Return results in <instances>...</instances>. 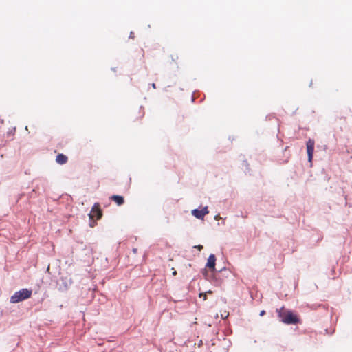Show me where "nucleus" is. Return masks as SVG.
<instances>
[{
    "instance_id": "obj_22",
    "label": "nucleus",
    "mask_w": 352,
    "mask_h": 352,
    "mask_svg": "<svg viewBox=\"0 0 352 352\" xmlns=\"http://www.w3.org/2000/svg\"><path fill=\"white\" fill-rule=\"evenodd\" d=\"M176 274H177V272H176V271H174V272H173V275H176Z\"/></svg>"
},
{
    "instance_id": "obj_13",
    "label": "nucleus",
    "mask_w": 352,
    "mask_h": 352,
    "mask_svg": "<svg viewBox=\"0 0 352 352\" xmlns=\"http://www.w3.org/2000/svg\"><path fill=\"white\" fill-rule=\"evenodd\" d=\"M199 92V90H195V91H193L192 93V95H191V100L192 102H195V97H196V94L197 93Z\"/></svg>"
},
{
    "instance_id": "obj_18",
    "label": "nucleus",
    "mask_w": 352,
    "mask_h": 352,
    "mask_svg": "<svg viewBox=\"0 0 352 352\" xmlns=\"http://www.w3.org/2000/svg\"><path fill=\"white\" fill-rule=\"evenodd\" d=\"M195 248H197L199 250H201L204 248L203 245H196V246H195Z\"/></svg>"
},
{
    "instance_id": "obj_16",
    "label": "nucleus",
    "mask_w": 352,
    "mask_h": 352,
    "mask_svg": "<svg viewBox=\"0 0 352 352\" xmlns=\"http://www.w3.org/2000/svg\"><path fill=\"white\" fill-rule=\"evenodd\" d=\"M230 273V271L227 270V272H223L222 274V277L225 278V277H227Z\"/></svg>"
},
{
    "instance_id": "obj_1",
    "label": "nucleus",
    "mask_w": 352,
    "mask_h": 352,
    "mask_svg": "<svg viewBox=\"0 0 352 352\" xmlns=\"http://www.w3.org/2000/svg\"><path fill=\"white\" fill-rule=\"evenodd\" d=\"M276 312L279 320L286 324H298L301 323V320L293 311L285 309L283 307L277 309Z\"/></svg>"
},
{
    "instance_id": "obj_23",
    "label": "nucleus",
    "mask_w": 352,
    "mask_h": 352,
    "mask_svg": "<svg viewBox=\"0 0 352 352\" xmlns=\"http://www.w3.org/2000/svg\"><path fill=\"white\" fill-rule=\"evenodd\" d=\"M153 88H155V85L154 83L152 84Z\"/></svg>"
},
{
    "instance_id": "obj_15",
    "label": "nucleus",
    "mask_w": 352,
    "mask_h": 352,
    "mask_svg": "<svg viewBox=\"0 0 352 352\" xmlns=\"http://www.w3.org/2000/svg\"><path fill=\"white\" fill-rule=\"evenodd\" d=\"M230 273V271L227 270V272H223L222 274V277L225 278V277H227Z\"/></svg>"
},
{
    "instance_id": "obj_19",
    "label": "nucleus",
    "mask_w": 352,
    "mask_h": 352,
    "mask_svg": "<svg viewBox=\"0 0 352 352\" xmlns=\"http://www.w3.org/2000/svg\"><path fill=\"white\" fill-rule=\"evenodd\" d=\"M265 314V310H262V311H261V312L259 314V316H263Z\"/></svg>"
},
{
    "instance_id": "obj_5",
    "label": "nucleus",
    "mask_w": 352,
    "mask_h": 352,
    "mask_svg": "<svg viewBox=\"0 0 352 352\" xmlns=\"http://www.w3.org/2000/svg\"><path fill=\"white\" fill-rule=\"evenodd\" d=\"M102 216V212L100 208V206L98 203H95L92 207V209L89 214V219L91 220L94 218L96 220L100 219Z\"/></svg>"
},
{
    "instance_id": "obj_21",
    "label": "nucleus",
    "mask_w": 352,
    "mask_h": 352,
    "mask_svg": "<svg viewBox=\"0 0 352 352\" xmlns=\"http://www.w3.org/2000/svg\"><path fill=\"white\" fill-rule=\"evenodd\" d=\"M133 251L135 253L137 252V249L136 248H133Z\"/></svg>"
},
{
    "instance_id": "obj_17",
    "label": "nucleus",
    "mask_w": 352,
    "mask_h": 352,
    "mask_svg": "<svg viewBox=\"0 0 352 352\" xmlns=\"http://www.w3.org/2000/svg\"><path fill=\"white\" fill-rule=\"evenodd\" d=\"M204 298V300H206V293H200L199 294V297H202Z\"/></svg>"
},
{
    "instance_id": "obj_7",
    "label": "nucleus",
    "mask_w": 352,
    "mask_h": 352,
    "mask_svg": "<svg viewBox=\"0 0 352 352\" xmlns=\"http://www.w3.org/2000/svg\"><path fill=\"white\" fill-rule=\"evenodd\" d=\"M208 212L209 211L207 206L201 210L196 208L192 210V214L198 219H204L205 215L208 214Z\"/></svg>"
},
{
    "instance_id": "obj_8",
    "label": "nucleus",
    "mask_w": 352,
    "mask_h": 352,
    "mask_svg": "<svg viewBox=\"0 0 352 352\" xmlns=\"http://www.w3.org/2000/svg\"><path fill=\"white\" fill-rule=\"evenodd\" d=\"M216 260L217 258L214 254H211L209 255L207 260V263L206 264V267L208 268L210 272H214L217 270V269L215 268Z\"/></svg>"
},
{
    "instance_id": "obj_10",
    "label": "nucleus",
    "mask_w": 352,
    "mask_h": 352,
    "mask_svg": "<svg viewBox=\"0 0 352 352\" xmlns=\"http://www.w3.org/2000/svg\"><path fill=\"white\" fill-rule=\"evenodd\" d=\"M68 157L63 153L56 155V162L59 164H65L67 162Z\"/></svg>"
},
{
    "instance_id": "obj_20",
    "label": "nucleus",
    "mask_w": 352,
    "mask_h": 352,
    "mask_svg": "<svg viewBox=\"0 0 352 352\" xmlns=\"http://www.w3.org/2000/svg\"><path fill=\"white\" fill-rule=\"evenodd\" d=\"M15 131H16V128H14L13 131H11L8 133V135H9L13 134L15 132Z\"/></svg>"
},
{
    "instance_id": "obj_24",
    "label": "nucleus",
    "mask_w": 352,
    "mask_h": 352,
    "mask_svg": "<svg viewBox=\"0 0 352 352\" xmlns=\"http://www.w3.org/2000/svg\"><path fill=\"white\" fill-rule=\"evenodd\" d=\"M207 293H210V294H211V293H212V292H211L210 290H209L208 292H207Z\"/></svg>"
},
{
    "instance_id": "obj_9",
    "label": "nucleus",
    "mask_w": 352,
    "mask_h": 352,
    "mask_svg": "<svg viewBox=\"0 0 352 352\" xmlns=\"http://www.w3.org/2000/svg\"><path fill=\"white\" fill-rule=\"evenodd\" d=\"M110 199L116 203L118 206H122L124 204V198L121 195H113L110 197Z\"/></svg>"
},
{
    "instance_id": "obj_6",
    "label": "nucleus",
    "mask_w": 352,
    "mask_h": 352,
    "mask_svg": "<svg viewBox=\"0 0 352 352\" xmlns=\"http://www.w3.org/2000/svg\"><path fill=\"white\" fill-rule=\"evenodd\" d=\"M314 144H315L314 140L312 139H310V138L306 142L308 161L309 162H311L312 160H313Z\"/></svg>"
},
{
    "instance_id": "obj_2",
    "label": "nucleus",
    "mask_w": 352,
    "mask_h": 352,
    "mask_svg": "<svg viewBox=\"0 0 352 352\" xmlns=\"http://www.w3.org/2000/svg\"><path fill=\"white\" fill-rule=\"evenodd\" d=\"M223 272H227V269L226 267H223L219 270H216L212 272H209L206 269H204L202 271V274L205 279L210 282L212 284L215 286H221L224 281V278L222 277Z\"/></svg>"
},
{
    "instance_id": "obj_14",
    "label": "nucleus",
    "mask_w": 352,
    "mask_h": 352,
    "mask_svg": "<svg viewBox=\"0 0 352 352\" xmlns=\"http://www.w3.org/2000/svg\"><path fill=\"white\" fill-rule=\"evenodd\" d=\"M96 225V223L94 220V219H91V220L89 219V226H90V227L94 228Z\"/></svg>"
},
{
    "instance_id": "obj_4",
    "label": "nucleus",
    "mask_w": 352,
    "mask_h": 352,
    "mask_svg": "<svg viewBox=\"0 0 352 352\" xmlns=\"http://www.w3.org/2000/svg\"><path fill=\"white\" fill-rule=\"evenodd\" d=\"M72 283V278L69 276H60L56 280V287L60 292H66L68 290Z\"/></svg>"
},
{
    "instance_id": "obj_11",
    "label": "nucleus",
    "mask_w": 352,
    "mask_h": 352,
    "mask_svg": "<svg viewBox=\"0 0 352 352\" xmlns=\"http://www.w3.org/2000/svg\"><path fill=\"white\" fill-rule=\"evenodd\" d=\"M242 165L245 167L246 170L250 171V164L246 160L243 161Z\"/></svg>"
},
{
    "instance_id": "obj_3",
    "label": "nucleus",
    "mask_w": 352,
    "mask_h": 352,
    "mask_svg": "<svg viewBox=\"0 0 352 352\" xmlns=\"http://www.w3.org/2000/svg\"><path fill=\"white\" fill-rule=\"evenodd\" d=\"M32 290L31 289L23 288L16 292L10 298L12 303H18L31 297Z\"/></svg>"
},
{
    "instance_id": "obj_12",
    "label": "nucleus",
    "mask_w": 352,
    "mask_h": 352,
    "mask_svg": "<svg viewBox=\"0 0 352 352\" xmlns=\"http://www.w3.org/2000/svg\"><path fill=\"white\" fill-rule=\"evenodd\" d=\"M325 307V306L324 305H322V304H318V305H316V304H314L311 306V307L314 309H318V307Z\"/></svg>"
}]
</instances>
